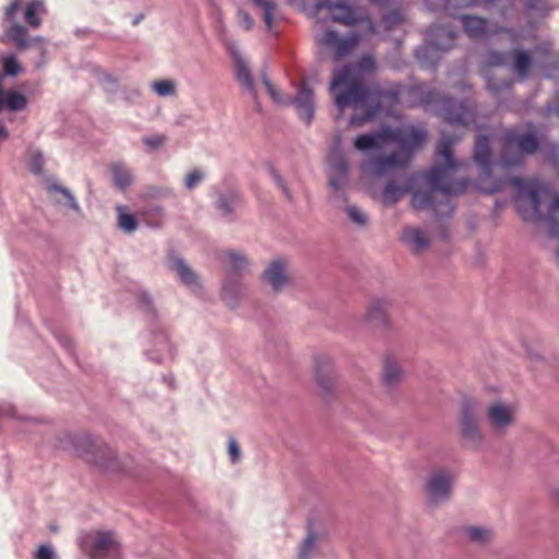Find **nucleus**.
I'll return each instance as SVG.
<instances>
[{"mask_svg":"<svg viewBox=\"0 0 559 559\" xmlns=\"http://www.w3.org/2000/svg\"><path fill=\"white\" fill-rule=\"evenodd\" d=\"M228 453L233 462H237L240 459V449L235 439L228 441Z\"/></svg>","mask_w":559,"mask_h":559,"instance_id":"48","label":"nucleus"},{"mask_svg":"<svg viewBox=\"0 0 559 559\" xmlns=\"http://www.w3.org/2000/svg\"><path fill=\"white\" fill-rule=\"evenodd\" d=\"M492 1L493 0H441L443 11L448 15L461 19L464 32L471 39H479L486 34L487 21L478 16L461 14L459 9L488 4Z\"/></svg>","mask_w":559,"mask_h":559,"instance_id":"10","label":"nucleus"},{"mask_svg":"<svg viewBox=\"0 0 559 559\" xmlns=\"http://www.w3.org/2000/svg\"><path fill=\"white\" fill-rule=\"evenodd\" d=\"M204 178V174L200 169L190 171L185 180V186L188 190L194 189Z\"/></svg>","mask_w":559,"mask_h":559,"instance_id":"41","label":"nucleus"},{"mask_svg":"<svg viewBox=\"0 0 559 559\" xmlns=\"http://www.w3.org/2000/svg\"><path fill=\"white\" fill-rule=\"evenodd\" d=\"M454 474L445 468L433 471L427 480V493L432 502H440L449 498Z\"/></svg>","mask_w":559,"mask_h":559,"instance_id":"16","label":"nucleus"},{"mask_svg":"<svg viewBox=\"0 0 559 559\" xmlns=\"http://www.w3.org/2000/svg\"><path fill=\"white\" fill-rule=\"evenodd\" d=\"M373 64L372 57L365 56L358 64L345 66L333 74L330 92L340 112L342 114L346 107L364 111L362 115L350 117V126H362L370 121L381 108V92L366 86L360 78L361 74L371 71Z\"/></svg>","mask_w":559,"mask_h":559,"instance_id":"4","label":"nucleus"},{"mask_svg":"<svg viewBox=\"0 0 559 559\" xmlns=\"http://www.w3.org/2000/svg\"><path fill=\"white\" fill-rule=\"evenodd\" d=\"M216 206L223 216H228L234 210L233 201L224 195L218 198Z\"/></svg>","mask_w":559,"mask_h":559,"instance_id":"45","label":"nucleus"},{"mask_svg":"<svg viewBox=\"0 0 559 559\" xmlns=\"http://www.w3.org/2000/svg\"><path fill=\"white\" fill-rule=\"evenodd\" d=\"M3 74L7 76H16L21 72V66L15 56H5L2 59Z\"/></svg>","mask_w":559,"mask_h":559,"instance_id":"39","label":"nucleus"},{"mask_svg":"<svg viewBox=\"0 0 559 559\" xmlns=\"http://www.w3.org/2000/svg\"><path fill=\"white\" fill-rule=\"evenodd\" d=\"M545 114L547 116H556L559 118V94L556 95V98L551 103L546 105Z\"/></svg>","mask_w":559,"mask_h":559,"instance_id":"49","label":"nucleus"},{"mask_svg":"<svg viewBox=\"0 0 559 559\" xmlns=\"http://www.w3.org/2000/svg\"><path fill=\"white\" fill-rule=\"evenodd\" d=\"M143 142L152 147V148H157L159 146H162L165 142V136L164 135H160V134H157V135H152V136H145L143 139Z\"/></svg>","mask_w":559,"mask_h":559,"instance_id":"47","label":"nucleus"},{"mask_svg":"<svg viewBox=\"0 0 559 559\" xmlns=\"http://www.w3.org/2000/svg\"><path fill=\"white\" fill-rule=\"evenodd\" d=\"M509 53L489 51L486 53L484 59V76L487 82V88L492 94L509 90L513 81L511 79L498 80L499 68L508 64Z\"/></svg>","mask_w":559,"mask_h":559,"instance_id":"12","label":"nucleus"},{"mask_svg":"<svg viewBox=\"0 0 559 559\" xmlns=\"http://www.w3.org/2000/svg\"><path fill=\"white\" fill-rule=\"evenodd\" d=\"M403 93L404 91L400 86H397L390 92V96L392 99L396 100L399 96Z\"/></svg>","mask_w":559,"mask_h":559,"instance_id":"52","label":"nucleus"},{"mask_svg":"<svg viewBox=\"0 0 559 559\" xmlns=\"http://www.w3.org/2000/svg\"><path fill=\"white\" fill-rule=\"evenodd\" d=\"M293 104L299 118L307 124H310L314 117V99L311 88L302 84L293 99Z\"/></svg>","mask_w":559,"mask_h":559,"instance_id":"20","label":"nucleus"},{"mask_svg":"<svg viewBox=\"0 0 559 559\" xmlns=\"http://www.w3.org/2000/svg\"><path fill=\"white\" fill-rule=\"evenodd\" d=\"M460 136H452L445 130L441 132V142L437 148L438 163L425 174L428 191H416L412 195L415 209H431L437 216H449L454 211L452 197L464 193L467 181L456 178L464 163L453 157L452 146Z\"/></svg>","mask_w":559,"mask_h":559,"instance_id":"2","label":"nucleus"},{"mask_svg":"<svg viewBox=\"0 0 559 559\" xmlns=\"http://www.w3.org/2000/svg\"><path fill=\"white\" fill-rule=\"evenodd\" d=\"M142 19V15H140L139 17H136V20L134 21V24H138L140 22V20Z\"/></svg>","mask_w":559,"mask_h":559,"instance_id":"57","label":"nucleus"},{"mask_svg":"<svg viewBox=\"0 0 559 559\" xmlns=\"http://www.w3.org/2000/svg\"><path fill=\"white\" fill-rule=\"evenodd\" d=\"M403 21V15L400 11H391L385 14L382 19V22L386 29L393 28L395 25L400 24Z\"/></svg>","mask_w":559,"mask_h":559,"instance_id":"43","label":"nucleus"},{"mask_svg":"<svg viewBox=\"0 0 559 559\" xmlns=\"http://www.w3.org/2000/svg\"><path fill=\"white\" fill-rule=\"evenodd\" d=\"M555 501L559 504V489L554 491Z\"/></svg>","mask_w":559,"mask_h":559,"instance_id":"55","label":"nucleus"},{"mask_svg":"<svg viewBox=\"0 0 559 559\" xmlns=\"http://www.w3.org/2000/svg\"><path fill=\"white\" fill-rule=\"evenodd\" d=\"M476 404L473 401H465L462 405L460 419L461 438L464 447L478 450L484 443V435L476 418Z\"/></svg>","mask_w":559,"mask_h":559,"instance_id":"11","label":"nucleus"},{"mask_svg":"<svg viewBox=\"0 0 559 559\" xmlns=\"http://www.w3.org/2000/svg\"><path fill=\"white\" fill-rule=\"evenodd\" d=\"M265 282L274 292H281L290 284L288 262L285 259H276L264 271Z\"/></svg>","mask_w":559,"mask_h":559,"instance_id":"19","label":"nucleus"},{"mask_svg":"<svg viewBox=\"0 0 559 559\" xmlns=\"http://www.w3.org/2000/svg\"><path fill=\"white\" fill-rule=\"evenodd\" d=\"M456 32L443 25H436L428 29L425 44L416 49L417 59L426 67L435 66L439 52H444L454 47Z\"/></svg>","mask_w":559,"mask_h":559,"instance_id":"8","label":"nucleus"},{"mask_svg":"<svg viewBox=\"0 0 559 559\" xmlns=\"http://www.w3.org/2000/svg\"><path fill=\"white\" fill-rule=\"evenodd\" d=\"M8 136V130L4 127H0V140H7Z\"/></svg>","mask_w":559,"mask_h":559,"instance_id":"54","label":"nucleus"},{"mask_svg":"<svg viewBox=\"0 0 559 559\" xmlns=\"http://www.w3.org/2000/svg\"><path fill=\"white\" fill-rule=\"evenodd\" d=\"M556 254H557V258L559 260V248L557 249V253Z\"/></svg>","mask_w":559,"mask_h":559,"instance_id":"59","label":"nucleus"},{"mask_svg":"<svg viewBox=\"0 0 559 559\" xmlns=\"http://www.w3.org/2000/svg\"><path fill=\"white\" fill-rule=\"evenodd\" d=\"M407 192V188L397 186L394 181H389L382 192L381 201L385 206H392L397 203Z\"/></svg>","mask_w":559,"mask_h":559,"instance_id":"31","label":"nucleus"},{"mask_svg":"<svg viewBox=\"0 0 559 559\" xmlns=\"http://www.w3.org/2000/svg\"><path fill=\"white\" fill-rule=\"evenodd\" d=\"M465 537L475 545H486L495 536L493 530L489 526L469 525L464 528Z\"/></svg>","mask_w":559,"mask_h":559,"instance_id":"27","label":"nucleus"},{"mask_svg":"<svg viewBox=\"0 0 559 559\" xmlns=\"http://www.w3.org/2000/svg\"><path fill=\"white\" fill-rule=\"evenodd\" d=\"M225 49L230 57L235 67V76L239 84H245V61L242 59L240 44H237L234 39L224 38Z\"/></svg>","mask_w":559,"mask_h":559,"instance_id":"23","label":"nucleus"},{"mask_svg":"<svg viewBox=\"0 0 559 559\" xmlns=\"http://www.w3.org/2000/svg\"><path fill=\"white\" fill-rule=\"evenodd\" d=\"M152 87L159 96H169L176 91L175 83L169 80L155 81Z\"/></svg>","mask_w":559,"mask_h":559,"instance_id":"40","label":"nucleus"},{"mask_svg":"<svg viewBox=\"0 0 559 559\" xmlns=\"http://www.w3.org/2000/svg\"><path fill=\"white\" fill-rule=\"evenodd\" d=\"M405 93L412 106H423L428 109L441 103L440 115L450 126L466 128L475 122V112L465 100L441 99L436 91L424 84L408 87Z\"/></svg>","mask_w":559,"mask_h":559,"instance_id":"5","label":"nucleus"},{"mask_svg":"<svg viewBox=\"0 0 559 559\" xmlns=\"http://www.w3.org/2000/svg\"><path fill=\"white\" fill-rule=\"evenodd\" d=\"M323 537V533L309 527L307 535L300 545L298 559H313L319 551V546Z\"/></svg>","mask_w":559,"mask_h":559,"instance_id":"25","label":"nucleus"},{"mask_svg":"<svg viewBox=\"0 0 559 559\" xmlns=\"http://www.w3.org/2000/svg\"><path fill=\"white\" fill-rule=\"evenodd\" d=\"M271 176H272L274 182L277 185V187L281 188V190L283 191L284 195L288 200H292L290 191H289L288 187L286 186V183L284 182V180L281 177V175L275 169H272L271 170Z\"/></svg>","mask_w":559,"mask_h":559,"instance_id":"46","label":"nucleus"},{"mask_svg":"<svg viewBox=\"0 0 559 559\" xmlns=\"http://www.w3.org/2000/svg\"><path fill=\"white\" fill-rule=\"evenodd\" d=\"M115 185L120 189H126L132 183L130 170L122 164H114L110 167Z\"/></svg>","mask_w":559,"mask_h":559,"instance_id":"33","label":"nucleus"},{"mask_svg":"<svg viewBox=\"0 0 559 559\" xmlns=\"http://www.w3.org/2000/svg\"><path fill=\"white\" fill-rule=\"evenodd\" d=\"M246 21H247V25H248L249 23H250V24L252 23V21H250L248 16L246 17Z\"/></svg>","mask_w":559,"mask_h":559,"instance_id":"58","label":"nucleus"},{"mask_svg":"<svg viewBox=\"0 0 559 559\" xmlns=\"http://www.w3.org/2000/svg\"><path fill=\"white\" fill-rule=\"evenodd\" d=\"M22 0L12 1L4 11V21L9 26L4 28V36L0 37V41L8 40L14 43L20 50H25L31 46L28 31L25 26L16 22V14L21 10Z\"/></svg>","mask_w":559,"mask_h":559,"instance_id":"13","label":"nucleus"},{"mask_svg":"<svg viewBox=\"0 0 559 559\" xmlns=\"http://www.w3.org/2000/svg\"><path fill=\"white\" fill-rule=\"evenodd\" d=\"M373 3H378V4H381V3H384L386 2L388 0H371Z\"/></svg>","mask_w":559,"mask_h":559,"instance_id":"56","label":"nucleus"},{"mask_svg":"<svg viewBox=\"0 0 559 559\" xmlns=\"http://www.w3.org/2000/svg\"><path fill=\"white\" fill-rule=\"evenodd\" d=\"M263 85H264L265 90L267 91L269 95L271 96V98L275 103H277L280 105H286V104L290 103L289 98L281 96L277 93V91L275 90V87L266 79H263Z\"/></svg>","mask_w":559,"mask_h":559,"instance_id":"42","label":"nucleus"},{"mask_svg":"<svg viewBox=\"0 0 559 559\" xmlns=\"http://www.w3.org/2000/svg\"><path fill=\"white\" fill-rule=\"evenodd\" d=\"M538 148V139L531 132L507 130L503 151L499 160L493 162L490 141L487 135H477L474 145V162L481 169L477 189L486 194L501 191L508 183L514 190V203L519 215L526 222H545L549 234L559 237V193L548 185L532 178L521 179L513 175L524 163V155Z\"/></svg>","mask_w":559,"mask_h":559,"instance_id":"1","label":"nucleus"},{"mask_svg":"<svg viewBox=\"0 0 559 559\" xmlns=\"http://www.w3.org/2000/svg\"><path fill=\"white\" fill-rule=\"evenodd\" d=\"M329 183L336 192L344 193L348 185V163L342 155H332L329 160Z\"/></svg>","mask_w":559,"mask_h":559,"instance_id":"18","label":"nucleus"},{"mask_svg":"<svg viewBox=\"0 0 559 559\" xmlns=\"http://www.w3.org/2000/svg\"><path fill=\"white\" fill-rule=\"evenodd\" d=\"M246 84H247V94L250 92L254 95V93L252 92V88H253V84H252V81L251 79L249 78V74L247 73V81H246Z\"/></svg>","mask_w":559,"mask_h":559,"instance_id":"53","label":"nucleus"},{"mask_svg":"<svg viewBox=\"0 0 559 559\" xmlns=\"http://www.w3.org/2000/svg\"><path fill=\"white\" fill-rule=\"evenodd\" d=\"M28 105L27 97L13 88L5 90L3 79L0 75V112L7 110L10 112L22 111Z\"/></svg>","mask_w":559,"mask_h":559,"instance_id":"22","label":"nucleus"},{"mask_svg":"<svg viewBox=\"0 0 559 559\" xmlns=\"http://www.w3.org/2000/svg\"><path fill=\"white\" fill-rule=\"evenodd\" d=\"M545 76L547 79H557L559 76V67L557 64L545 69Z\"/></svg>","mask_w":559,"mask_h":559,"instance_id":"51","label":"nucleus"},{"mask_svg":"<svg viewBox=\"0 0 559 559\" xmlns=\"http://www.w3.org/2000/svg\"><path fill=\"white\" fill-rule=\"evenodd\" d=\"M36 559H55V552L51 547L41 545L36 552Z\"/></svg>","mask_w":559,"mask_h":559,"instance_id":"50","label":"nucleus"},{"mask_svg":"<svg viewBox=\"0 0 559 559\" xmlns=\"http://www.w3.org/2000/svg\"><path fill=\"white\" fill-rule=\"evenodd\" d=\"M28 167L32 173L36 175L40 174L44 167L43 155L38 152L32 153Z\"/></svg>","mask_w":559,"mask_h":559,"instance_id":"44","label":"nucleus"},{"mask_svg":"<svg viewBox=\"0 0 559 559\" xmlns=\"http://www.w3.org/2000/svg\"><path fill=\"white\" fill-rule=\"evenodd\" d=\"M79 546L90 559H117L121 551L120 542L110 531L84 533L79 539Z\"/></svg>","mask_w":559,"mask_h":559,"instance_id":"7","label":"nucleus"},{"mask_svg":"<svg viewBox=\"0 0 559 559\" xmlns=\"http://www.w3.org/2000/svg\"><path fill=\"white\" fill-rule=\"evenodd\" d=\"M314 15L319 20L329 16L333 22L348 26L356 23H366L370 33L376 31L374 24L361 8L348 5L343 0H318L314 5Z\"/></svg>","mask_w":559,"mask_h":559,"instance_id":"6","label":"nucleus"},{"mask_svg":"<svg viewBox=\"0 0 559 559\" xmlns=\"http://www.w3.org/2000/svg\"><path fill=\"white\" fill-rule=\"evenodd\" d=\"M314 369L317 381L326 388L332 380L333 360L329 355L320 354L314 357Z\"/></svg>","mask_w":559,"mask_h":559,"instance_id":"26","label":"nucleus"},{"mask_svg":"<svg viewBox=\"0 0 559 559\" xmlns=\"http://www.w3.org/2000/svg\"><path fill=\"white\" fill-rule=\"evenodd\" d=\"M487 423L496 435H504L515 423V408L510 404L493 402L487 407Z\"/></svg>","mask_w":559,"mask_h":559,"instance_id":"15","label":"nucleus"},{"mask_svg":"<svg viewBox=\"0 0 559 559\" xmlns=\"http://www.w3.org/2000/svg\"><path fill=\"white\" fill-rule=\"evenodd\" d=\"M512 71L521 79L524 80L534 62V57L523 49H515L513 52Z\"/></svg>","mask_w":559,"mask_h":559,"instance_id":"29","label":"nucleus"},{"mask_svg":"<svg viewBox=\"0 0 559 559\" xmlns=\"http://www.w3.org/2000/svg\"><path fill=\"white\" fill-rule=\"evenodd\" d=\"M75 451L88 463L110 472L120 469L117 457L112 450L99 440H93L90 436L83 435L74 441Z\"/></svg>","mask_w":559,"mask_h":559,"instance_id":"9","label":"nucleus"},{"mask_svg":"<svg viewBox=\"0 0 559 559\" xmlns=\"http://www.w3.org/2000/svg\"><path fill=\"white\" fill-rule=\"evenodd\" d=\"M263 11V21L267 29H272L276 5L273 0H253Z\"/></svg>","mask_w":559,"mask_h":559,"instance_id":"37","label":"nucleus"},{"mask_svg":"<svg viewBox=\"0 0 559 559\" xmlns=\"http://www.w3.org/2000/svg\"><path fill=\"white\" fill-rule=\"evenodd\" d=\"M47 191L49 194L53 195L56 201L57 202H61V199H59L56 194H60L62 195L66 200H67V204L78 211L79 210V204L78 202L75 201L74 197L72 195V193L67 189V188H63L57 183H51L47 187Z\"/></svg>","mask_w":559,"mask_h":559,"instance_id":"35","label":"nucleus"},{"mask_svg":"<svg viewBox=\"0 0 559 559\" xmlns=\"http://www.w3.org/2000/svg\"><path fill=\"white\" fill-rule=\"evenodd\" d=\"M118 211V226L126 233H132L138 227V222L134 215L126 213L124 206H117Z\"/></svg>","mask_w":559,"mask_h":559,"instance_id":"36","label":"nucleus"},{"mask_svg":"<svg viewBox=\"0 0 559 559\" xmlns=\"http://www.w3.org/2000/svg\"><path fill=\"white\" fill-rule=\"evenodd\" d=\"M391 305L388 297L372 298L366 309V320L376 325L388 326L390 323L388 312Z\"/></svg>","mask_w":559,"mask_h":559,"instance_id":"21","label":"nucleus"},{"mask_svg":"<svg viewBox=\"0 0 559 559\" xmlns=\"http://www.w3.org/2000/svg\"><path fill=\"white\" fill-rule=\"evenodd\" d=\"M44 13H46L44 2L41 0H33L25 8L24 20L31 27L38 28L41 25L40 15Z\"/></svg>","mask_w":559,"mask_h":559,"instance_id":"30","label":"nucleus"},{"mask_svg":"<svg viewBox=\"0 0 559 559\" xmlns=\"http://www.w3.org/2000/svg\"><path fill=\"white\" fill-rule=\"evenodd\" d=\"M402 240L415 253H419L429 247L427 235L415 227H406L402 234Z\"/></svg>","mask_w":559,"mask_h":559,"instance_id":"24","label":"nucleus"},{"mask_svg":"<svg viewBox=\"0 0 559 559\" xmlns=\"http://www.w3.org/2000/svg\"><path fill=\"white\" fill-rule=\"evenodd\" d=\"M348 218L357 226L364 227L368 224V215L355 205H348L345 209Z\"/></svg>","mask_w":559,"mask_h":559,"instance_id":"38","label":"nucleus"},{"mask_svg":"<svg viewBox=\"0 0 559 559\" xmlns=\"http://www.w3.org/2000/svg\"><path fill=\"white\" fill-rule=\"evenodd\" d=\"M230 263L223 284L222 296L229 307H235L241 293L243 259L240 255L230 254Z\"/></svg>","mask_w":559,"mask_h":559,"instance_id":"14","label":"nucleus"},{"mask_svg":"<svg viewBox=\"0 0 559 559\" xmlns=\"http://www.w3.org/2000/svg\"><path fill=\"white\" fill-rule=\"evenodd\" d=\"M427 131L420 126L381 130L359 135L354 146L361 152L391 150L390 155L374 156L368 163L370 173L381 177L390 171L405 167L412 158L413 151L426 140Z\"/></svg>","mask_w":559,"mask_h":559,"instance_id":"3","label":"nucleus"},{"mask_svg":"<svg viewBox=\"0 0 559 559\" xmlns=\"http://www.w3.org/2000/svg\"><path fill=\"white\" fill-rule=\"evenodd\" d=\"M171 269L179 275L180 280L187 286H199L197 274L181 260L176 259L171 262Z\"/></svg>","mask_w":559,"mask_h":559,"instance_id":"32","label":"nucleus"},{"mask_svg":"<svg viewBox=\"0 0 559 559\" xmlns=\"http://www.w3.org/2000/svg\"><path fill=\"white\" fill-rule=\"evenodd\" d=\"M525 5L531 19L544 17L551 10L547 0H525Z\"/></svg>","mask_w":559,"mask_h":559,"instance_id":"34","label":"nucleus"},{"mask_svg":"<svg viewBox=\"0 0 559 559\" xmlns=\"http://www.w3.org/2000/svg\"><path fill=\"white\" fill-rule=\"evenodd\" d=\"M316 38L320 45L334 50L336 61L350 52L359 41L357 34L353 33L345 38H340L336 32L329 28L322 31Z\"/></svg>","mask_w":559,"mask_h":559,"instance_id":"17","label":"nucleus"},{"mask_svg":"<svg viewBox=\"0 0 559 559\" xmlns=\"http://www.w3.org/2000/svg\"><path fill=\"white\" fill-rule=\"evenodd\" d=\"M404 372L400 364L391 358H385L383 362L382 380L388 388L396 385L403 379Z\"/></svg>","mask_w":559,"mask_h":559,"instance_id":"28","label":"nucleus"}]
</instances>
